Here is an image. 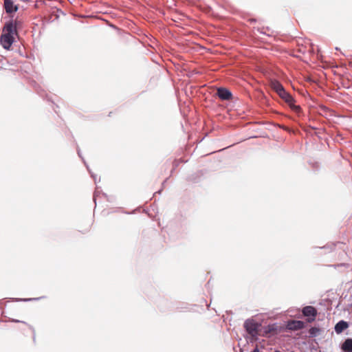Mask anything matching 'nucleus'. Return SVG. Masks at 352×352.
<instances>
[{
	"mask_svg": "<svg viewBox=\"0 0 352 352\" xmlns=\"http://www.w3.org/2000/svg\"><path fill=\"white\" fill-rule=\"evenodd\" d=\"M319 331H320V329L317 327H311L309 330V333L310 336L312 337L316 336L318 334Z\"/></svg>",
	"mask_w": 352,
	"mask_h": 352,
	"instance_id": "nucleus-11",
	"label": "nucleus"
},
{
	"mask_svg": "<svg viewBox=\"0 0 352 352\" xmlns=\"http://www.w3.org/2000/svg\"><path fill=\"white\" fill-rule=\"evenodd\" d=\"M247 332L252 337L256 338L260 334L261 324L253 320H247L244 324Z\"/></svg>",
	"mask_w": 352,
	"mask_h": 352,
	"instance_id": "nucleus-2",
	"label": "nucleus"
},
{
	"mask_svg": "<svg viewBox=\"0 0 352 352\" xmlns=\"http://www.w3.org/2000/svg\"><path fill=\"white\" fill-rule=\"evenodd\" d=\"M252 352H259V349L256 346Z\"/></svg>",
	"mask_w": 352,
	"mask_h": 352,
	"instance_id": "nucleus-14",
	"label": "nucleus"
},
{
	"mask_svg": "<svg viewBox=\"0 0 352 352\" xmlns=\"http://www.w3.org/2000/svg\"><path fill=\"white\" fill-rule=\"evenodd\" d=\"M304 316L307 317L308 322H312L316 320L318 315L317 309L313 306H306L302 309Z\"/></svg>",
	"mask_w": 352,
	"mask_h": 352,
	"instance_id": "nucleus-4",
	"label": "nucleus"
},
{
	"mask_svg": "<svg viewBox=\"0 0 352 352\" xmlns=\"http://www.w3.org/2000/svg\"><path fill=\"white\" fill-rule=\"evenodd\" d=\"M270 87L275 91L278 94L285 90L283 86L277 80L273 79L270 82Z\"/></svg>",
	"mask_w": 352,
	"mask_h": 352,
	"instance_id": "nucleus-8",
	"label": "nucleus"
},
{
	"mask_svg": "<svg viewBox=\"0 0 352 352\" xmlns=\"http://www.w3.org/2000/svg\"><path fill=\"white\" fill-rule=\"evenodd\" d=\"M341 349L344 352H352V339H346L342 344Z\"/></svg>",
	"mask_w": 352,
	"mask_h": 352,
	"instance_id": "nucleus-10",
	"label": "nucleus"
},
{
	"mask_svg": "<svg viewBox=\"0 0 352 352\" xmlns=\"http://www.w3.org/2000/svg\"><path fill=\"white\" fill-rule=\"evenodd\" d=\"M217 96L223 100H229L232 98V93L226 88H219L217 89Z\"/></svg>",
	"mask_w": 352,
	"mask_h": 352,
	"instance_id": "nucleus-7",
	"label": "nucleus"
},
{
	"mask_svg": "<svg viewBox=\"0 0 352 352\" xmlns=\"http://www.w3.org/2000/svg\"><path fill=\"white\" fill-rule=\"evenodd\" d=\"M349 65L352 67V61L349 62Z\"/></svg>",
	"mask_w": 352,
	"mask_h": 352,
	"instance_id": "nucleus-15",
	"label": "nucleus"
},
{
	"mask_svg": "<svg viewBox=\"0 0 352 352\" xmlns=\"http://www.w3.org/2000/svg\"><path fill=\"white\" fill-rule=\"evenodd\" d=\"M278 96L285 100L286 103L289 104L291 109L293 110L298 111L300 109V107L299 106L296 105L295 100L294 98L285 90H283L282 92H280Z\"/></svg>",
	"mask_w": 352,
	"mask_h": 352,
	"instance_id": "nucleus-3",
	"label": "nucleus"
},
{
	"mask_svg": "<svg viewBox=\"0 0 352 352\" xmlns=\"http://www.w3.org/2000/svg\"><path fill=\"white\" fill-rule=\"evenodd\" d=\"M305 323L301 320H290L287 322L286 329L289 331H298L302 329Z\"/></svg>",
	"mask_w": 352,
	"mask_h": 352,
	"instance_id": "nucleus-5",
	"label": "nucleus"
},
{
	"mask_svg": "<svg viewBox=\"0 0 352 352\" xmlns=\"http://www.w3.org/2000/svg\"><path fill=\"white\" fill-rule=\"evenodd\" d=\"M11 321L14 322H22L23 324H28L26 322H25L23 321L19 320L12 319Z\"/></svg>",
	"mask_w": 352,
	"mask_h": 352,
	"instance_id": "nucleus-13",
	"label": "nucleus"
},
{
	"mask_svg": "<svg viewBox=\"0 0 352 352\" xmlns=\"http://www.w3.org/2000/svg\"><path fill=\"white\" fill-rule=\"evenodd\" d=\"M13 22V25L15 27V30H16V28L21 27L22 25V21L16 18Z\"/></svg>",
	"mask_w": 352,
	"mask_h": 352,
	"instance_id": "nucleus-12",
	"label": "nucleus"
},
{
	"mask_svg": "<svg viewBox=\"0 0 352 352\" xmlns=\"http://www.w3.org/2000/svg\"><path fill=\"white\" fill-rule=\"evenodd\" d=\"M3 7L8 14L16 12L18 10V6L12 0H4Z\"/></svg>",
	"mask_w": 352,
	"mask_h": 352,
	"instance_id": "nucleus-6",
	"label": "nucleus"
},
{
	"mask_svg": "<svg viewBox=\"0 0 352 352\" xmlns=\"http://www.w3.org/2000/svg\"><path fill=\"white\" fill-rule=\"evenodd\" d=\"M16 34V30H15L12 21L6 23L3 28V33L0 37L1 44L4 49L10 50L14 41V35Z\"/></svg>",
	"mask_w": 352,
	"mask_h": 352,
	"instance_id": "nucleus-1",
	"label": "nucleus"
},
{
	"mask_svg": "<svg viewBox=\"0 0 352 352\" xmlns=\"http://www.w3.org/2000/svg\"><path fill=\"white\" fill-rule=\"evenodd\" d=\"M348 327L349 324L346 322L341 320L336 324L335 331L338 334L341 333L344 330L346 329Z\"/></svg>",
	"mask_w": 352,
	"mask_h": 352,
	"instance_id": "nucleus-9",
	"label": "nucleus"
}]
</instances>
